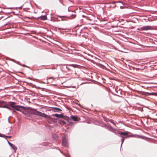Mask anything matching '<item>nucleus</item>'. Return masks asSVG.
<instances>
[{
    "label": "nucleus",
    "instance_id": "obj_20",
    "mask_svg": "<svg viewBox=\"0 0 157 157\" xmlns=\"http://www.w3.org/2000/svg\"><path fill=\"white\" fill-rule=\"evenodd\" d=\"M120 8L121 9H122L124 8V7L122 6H120Z\"/></svg>",
    "mask_w": 157,
    "mask_h": 157
},
{
    "label": "nucleus",
    "instance_id": "obj_2",
    "mask_svg": "<svg viewBox=\"0 0 157 157\" xmlns=\"http://www.w3.org/2000/svg\"><path fill=\"white\" fill-rule=\"evenodd\" d=\"M120 135V136L122 137V141H121V146H122V144L124 142V138L127 137V135H128V132H121Z\"/></svg>",
    "mask_w": 157,
    "mask_h": 157
},
{
    "label": "nucleus",
    "instance_id": "obj_14",
    "mask_svg": "<svg viewBox=\"0 0 157 157\" xmlns=\"http://www.w3.org/2000/svg\"><path fill=\"white\" fill-rule=\"evenodd\" d=\"M39 18H40L42 20H44L47 19V17L46 15L41 16Z\"/></svg>",
    "mask_w": 157,
    "mask_h": 157
},
{
    "label": "nucleus",
    "instance_id": "obj_8",
    "mask_svg": "<svg viewBox=\"0 0 157 157\" xmlns=\"http://www.w3.org/2000/svg\"><path fill=\"white\" fill-rule=\"evenodd\" d=\"M66 120L65 121L63 120H61L59 121V123L62 125H64L66 124Z\"/></svg>",
    "mask_w": 157,
    "mask_h": 157
},
{
    "label": "nucleus",
    "instance_id": "obj_6",
    "mask_svg": "<svg viewBox=\"0 0 157 157\" xmlns=\"http://www.w3.org/2000/svg\"><path fill=\"white\" fill-rule=\"evenodd\" d=\"M8 142L9 145L12 148L14 151H16L17 148V147L13 144L10 142L9 141H8Z\"/></svg>",
    "mask_w": 157,
    "mask_h": 157
},
{
    "label": "nucleus",
    "instance_id": "obj_25",
    "mask_svg": "<svg viewBox=\"0 0 157 157\" xmlns=\"http://www.w3.org/2000/svg\"><path fill=\"white\" fill-rule=\"evenodd\" d=\"M116 3L115 2H114L113 3Z\"/></svg>",
    "mask_w": 157,
    "mask_h": 157
},
{
    "label": "nucleus",
    "instance_id": "obj_1",
    "mask_svg": "<svg viewBox=\"0 0 157 157\" xmlns=\"http://www.w3.org/2000/svg\"><path fill=\"white\" fill-rule=\"evenodd\" d=\"M9 105L7 104V102L6 101L0 100V107L6 108L10 110H12V109L8 107Z\"/></svg>",
    "mask_w": 157,
    "mask_h": 157
},
{
    "label": "nucleus",
    "instance_id": "obj_22",
    "mask_svg": "<svg viewBox=\"0 0 157 157\" xmlns=\"http://www.w3.org/2000/svg\"><path fill=\"white\" fill-rule=\"evenodd\" d=\"M23 66V67H27V66H26L25 65H22Z\"/></svg>",
    "mask_w": 157,
    "mask_h": 157
},
{
    "label": "nucleus",
    "instance_id": "obj_15",
    "mask_svg": "<svg viewBox=\"0 0 157 157\" xmlns=\"http://www.w3.org/2000/svg\"><path fill=\"white\" fill-rule=\"evenodd\" d=\"M4 136L6 137H8V138H10L11 137V136H5L4 135H3L2 134H1L0 133V137H3Z\"/></svg>",
    "mask_w": 157,
    "mask_h": 157
},
{
    "label": "nucleus",
    "instance_id": "obj_16",
    "mask_svg": "<svg viewBox=\"0 0 157 157\" xmlns=\"http://www.w3.org/2000/svg\"><path fill=\"white\" fill-rule=\"evenodd\" d=\"M76 15L75 14H72L71 16V19H74L76 17Z\"/></svg>",
    "mask_w": 157,
    "mask_h": 157
},
{
    "label": "nucleus",
    "instance_id": "obj_17",
    "mask_svg": "<svg viewBox=\"0 0 157 157\" xmlns=\"http://www.w3.org/2000/svg\"><path fill=\"white\" fill-rule=\"evenodd\" d=\"M116 2L121 3L123 5H125V3L123 2H122L121 1H117Z\"/></svg>",
    "mask_w": 157,
    "mask_h": 157
},
{
    "label": "nucleus",
    "instance_id": "obj_24",
    "mask_svg": "<svg viewBox=\"0 0 157 157\" xmlns=\"http://www.w3.org/2000/svg\"><path fill=\"white\" fill-rule=\"evenodd\" d=\"M67 67V69H69L67 68V67Z\"/></svg>",
    "mask_w": 157,
    "mask_h": 157
},
{
    "label": "nucleus",
    "instance_id": "obj_10",
    "mask_svg": "<svg viewBox=\"0 0 157 157\" xmlns=\"http://www.w3.org/2000/svg\"><path fill=\"white\" fill-rule=\"evenodd\" d=\"M10 102V103L9 105H10L12 108H14L15 106L16 105H15L16 103L14 102Z\"/></svg>",
    "mask_w": 157,
    "mask_h": 157
},
{
    "label": "nucleus",
    "instance_id": "obj_5",
    "mask_svg": "<svg viewBox=\"0 0 157 157\" xmlns=\"http://www.w3.org/2000/svg\"><path fill=\"white\" fill-rule=\"evenodd\" d=\"M20 108H22L24 109H25V107L20 105H16L15 106V107L13 109L15 110L21 111V110L20 109Z\"/></svg>",
    "mask_w": 157,
    "mask_h": 157
},
{
    "label": "nucleus",
    "instance_id": "obj_13",
    "mask_svg": "<svg viewBox=\"0 0 157 157\" xmlns=\"http://www.w3.org/2000/svg\"><path fill=\"white\" fill-rule=\"evenodd\" d=\"M71 118L74 121H78V118L76 116H71Z\"/></svg>",
    "mask_w": 157,
    "mask_h": 157
},
{
    "label": "nucleus",
    "instance_id": "obj_23",
    "mask_svg": "<svg viewBox=\"0 0 157 157\" xmlns=\"http://www.w3.org/2000/svg\"><path fill=\"white\" fill-rule=\"evenodd\" d=\"M68 157H70V156L69 155H68ZM65 156L66 157H67V156L66 155H65Z\"/></svg>",
    "mask_w": 157,
    "mask_h": 157
},
{
    "label": "nucleus",
    "instance_id": "obj_19",
    "mask_svg": "<svg viewBox=\"0 0 157 157\" xmlns=\"http://www.w3.org/2000/svg\"><path fill=\"white\" fill-rule=\"evenodd\" d=\"M11 111L12 113H14L16 112V111L13 109H12V110Z\"/></svg>",
    "mask_w": 157,
    "mask_h": 157
},
{
    "label": "nucleus",
    "instance_id": "obj_7",
    "mask_svg": "<svg viewBox=\"0 0 157 157\" xmlns=\"http://www.w3.org/2000/svg\"><path fill=\"white\" fill-rule=\"evenodd\" d=\"M52 116H55V117H57V118H63L64 117V116L62 114H55L53 115Z\"/></svg>",
    "mask_w": 157,
    "mask_h": 157
},
{
    "label": "nucleus",
    "instance_id": "obj_4",
    "mask_svg": "<svg viewBox=\"0 0 157 157\" xmlns=\"http://www.w3.org/2000/svg\"><path fill=\"white\" fill-rule=\"evenodd\" d=\"M152 29V27L150 25H147L146 26H144L141 27L140 28V30H145L147 31L148 30H151Z\"/></svg>",
    "mask_w": 157,
    "mask_h": 157
},
{
    "label": "nucleus",
    "instance_id": "obj_11",
    "mask_svg": "<svg viewBox=\"0 0 157 157\" xmlns=\"http://www.w3.org/2000/svg\"><path fill=\"white\" fill-rule=\"evenodd\" d=\"M35 114L37 115L40 116H41V114H43L44 115L45 117H46V116H47L45 114L43 113H42L40 112H38V111H37L36 113H35Z\"/></svg>",
    "mask_w": 157,
    "mask_h": 157
},
{
    "label": "nucleus",
    "instance_id": "obj_3",
    "mask_svg": "<svg viewBox=\"0 0 157 157\" xmlns=\"http://www.w3.org/2000/svg\"><path fill=\"white\" fill-rule=\"evenodd\" d=\"M62 144L65 147L68 146V140L66 136H64L62 137Z\"/></svg>",
    "mask_w": 157,
    "mask_h": 157
},
{
    "label": "nucleus",
    "instance_id": "obj_18",
    "mask_svg": "<svg viewBox=\"0 0 157 157\" xmlns=\"http://www.w3.org/2000/svg\"><path fill=\"white\" fill-rule=\"evenodd\" d=\"M109 121L110 122L113 124L114 125L115 124V123L113 122V120H109Z\"/></svg>",
    "mask_w": 157,
    "mask_h": 157
},
{
    "label": "nucleus",
    "instance_id": "obj_12",
    "mask_svg": "<svg viewBox=\"0 0 157 157\" xmlns=\"http://www.w3.org/2000/svg\"><path fill=\"white\" fill-rule=\"evenodd\" d=\"M53 108L54 109V111L56 112H59L62 111V110L58 108L57 107H53Z\"/></svg>",
    "mask_w": 157,
    "mask_h": 157
},
{
    "label": "nucleus",
    "instance_id": "obj_21",
    "mask_svg": "<svg viewBox=\"0 0 157 157\" xmlns=\"http://www.w3.org/2000/svg\"><path fill=\"white\" fill-rule=\"evenodd\" d=\"M132 135H129V136H127V137H132Z\"/></svg>",
    "mask_w": 157,
    "mask_h": 157
},
{
    "label": "nucleus",
    "instance_id": "obj_9",
    "mask_svg": "<svg viewBox=\"0 0 157 157\" xmlns=\"http://www.w3.org/2000/svg\"><path fill=\"white\" fill-rule=\"evenodd\" d=\"M107 128L109 131H110L112 132H115V130L111 126H108V127H107Z\"/></svg>",
    "mask_w": 157,
    "mask_h": 157
}]
</instances>
